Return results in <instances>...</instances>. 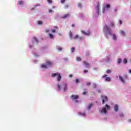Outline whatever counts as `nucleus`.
Instances as JSON below:
<instances>
[{"label":"nucleus","instance_id":"1","mask_svg":"<svg viewBox=\"0 0 131 131\" xmlns=\"http://www.w3.org/2000/svg\"><path fill=\"white\" fill-rule=\"evenodd\" d=\"M57 77V81H61V79H62V76L61 74L59 73H53L52 74V77Z\"/></svg>","mask_w":131,"mask_h":131},{"label":"nucleus","instance_id":"2","mask_svg":"<svg viewBox=\"0 0 131 131\" xmlns=\"http://www.w3.org/2000/svg\"><path fill=\"white\" fill-rule=\"evenodd\" d=\"M73 39H79V40H82L83 38L81 36L79 37L78 35H76L75 36H74Z\"/></svg>","mask_w":131,"mask_h":131},{"label":"nucleus","instance_id":"3","mask_svg":"<svg viewBox=\"0 0 131 131\" xmlns=\"http://www.w3.org/2000/svg\"><path fill=\"white\" fill-rule=\"evenodd\" d=\"M104 28H106L107 33H108L109 35H111V32H110V28H109V27H108L107 25H105Z\"/></svg>","mask_w":131,"mask_h":131},{"label":"nucleus","instance_id":"4","mask_svg":"<svg viewBox=\"0 0 131 131\" xmlns=\"http://www.w3.org/2000/svg\"><path fill=\"white\" fill-rule=\"evenodd\" d=\"M81 32H82L83 34H84V35H90V34H91V32H90V31H87V32H85L84 31L81 30Z\"/></svg>","mask_w":131,"mask_h":131},{"label":"nucleus","instance_id":"5","mask_svg":"<svg viewBox=\"0 0 131 131\" xmlns=\"http://www.w3.org/2000/svg\"><path fill=\"white\" fill-rule=\"evenodd\" d=\"M71 98L72 100H77L79 98V96L78 95H71Z\"/></svg>","mask_w":131,"mask_h":131},{"label":"nucleus","instance_id":"6","mask_svg":"<svg viewBox=\"0 0 131 131\" xmlns=\"http://www.w3.org/2000/svg\"><path fill=\"white\" fill-rule=\"evenodd\" d=\"M108 101V98L107 96L104 97V98L102 100V104H105V102Z\"/></svg>","mask_w":131,"mask_h":131},{"label":"nucleus","instance_id":"7","mask_svg":"<svg viewBox=\"0 0 131 131\" xmlns=\"http://www.w3.org/2000/svg\"><path fill=\"white\" fill-rule=\"evenodd\" d=\"M118 105L117 104H115L114 107V110L116 112H117V111H118Z\"/></svg>","mask_w":131,"mask_h":131},{"label":"nucleus","instance_id":"8","mask_svg":"<svg viewBox=\"0 0 131 131\" xmlns=\"http://www.w3.org/2000/svg\"><path fill=\"white\" fill-rule=\"evenodd\" d=\"M46 64L47 65V66H53V63H52V62L50 61H47L46 62Z\"/></svg>","mask_w":131,"mask_h":131},{"label":"nucleus","instance_id":"9","mask_svg":"<svg viewBox=\"0 0 131 131\" xmlns=\"http://www.w3.org/2000/svg\"><path fill=\"white\" fill-rule=\"evenodd\" d=\"M63 91L64 92H66V91H67V88H68L67 84L66 83L63 84Z\"/></svg>","mask_w":131,"mask_h":131},{"label":"nucleus","instance_id":"10","mask_svg":"<svg viewBox=\"0 0 131 131\" xmlns=\"http://www.w3.org/2000/svg\"><path fill=\"white\" fill-rule=\"evenodd\" d=\"M69 16H70V14H69V13L65 14L64 15H63L62 18V19H66V18H68V17H69Z\"/></svg>","mask_w":131,"mask_h":131},{"label":"nucleus","instance_id":"11","mask_svg":"<svg viewBox=\"0 0 131 131\" xmlns=\"http://www.w3.org/2000/svg\"><path fill=\"white\" fill-rule=\"evenodd\" d=\"M119 78L120 79V80L123 82V83H124V82H125V81H124V80L123 79V78H122V77H121V76H119Z\"/></svg>","mask_w":131,"mask_h":131},{"label":"nucleus","instance_id":"12","mask_svg":"<svg viewBox=\"0 0 131 131\" xmlns=\"http://www.w3.org/2000/svg\"><path fill=\"white\" fill-rule=\"evenodd\" d=\"M93 104L91 103L89 104V105L87 106V109L88 110H90V109H91V108H93Z\"/></svg>","mask_w":131,"mask_h":131},{"label":"nucleus","instance_id":"13","mask_svg":"<svg viewBox=\"0 0 131 131\" xmlns=\"http://www.w3.org/2000/svg\"><path fill=\"white\" fill-rule=\"evenodd\" d=\"M101 113H107V110L105 108H103L101 111Z\"/></svg>","mask_w":131,"mask_h":131},{"label":"nucleus","instance_id":"14","mask_svg":"<svg viewBox=\"0 0 131 131\" xmlns=\"http://www.w3.org/2000/svg\"><path fill=\"white\" fill-rule=\"evenodd\" d=\"M110 8V5L109 4H106L105 7H103V10H105L106 9H109Z\"/></svg>","mask_w":131,"mask_h":131},{"label":"nucleus","instance_id":"15","mask_svg":"<svg viewBox=\"0 0 131 131\" xmlns=\"http://www.w3.org/2000/svg\"><path fill=\"white\" fill-rule=\"evenodd\" d=\"M49 36L50 38H51V39H53L54 38V35H53L51 33H49Z\"/></svg>","mask_w":131,"mask_h":131},{"label":"nucleus","instance_id":"16","mask_svg":"<svg viewBox=\"0 0 131 131\" xmlns=\"http://www.w3.org/2000/svg\"><path fill=\"white\" fill-rule=\"evenodd\" d=\"M113 39L114 40H116V39H117L116 35H115V34H113Z\"/></svg>","mask_w":131,"mask_h":131},{"label":"nucleus","instance_id":"17","mask_svg":"<svg viewBox=\"0 0 131 131\" xmlns=\"http://www.w3.org/2000/svg\"><path fill=\"white\" fill-rule=\"evenodd\" d=\"M56 48L57 50H58V51H62L63 50V48L60 46H57Z\"/></svg>","mask_w":131,"mask_h":131},{"label":"nucleus","instance_id":"18","mask_svg":"<svg viewBox=\"0 0 131 131\" xmlns=\"http://www.w3.org/2000/svg\"><path fill=\"white\" fill-rule=\"evenodd\" d=\"M83 64L86 66L87 67H90V64L88 63L86 61L83 62Z\"/></svg>","mask_w":131,"mask_h":131},{"label":"nucleus","instance_id":"19","mask_svg":"<svg viewBox=\"0 0 131 131\" xmlns=\"http://www.w3.org/2000/svg\"><path fill=\"white\" fill-rule=\"evenodd\" d=\"M96 10L98 12V13L99 14V4H97L96 6Z\"/></svg>","mask_w":131,"mask_h":131},{"label":"nucleus","instance_id":"20","mask_svg":"<svg viewBox=\"0 0 131 131\" xmlns=\"http://www.w3.org/2000/svg\"><path fill=\"white\" fill-rule=\"evenodd\" d=\"M69 35H70V39H73L72 36H73V34H72V33L70 32V33H69Z\"/></svg>","mask_w":131,"mask_h":131},{"label":"nucleus","instance_id":"21","mask_svg":"<svg viewBox=\"0 0 131 131\" xmlns=\"http://www.w3.org/2000/svg\"><path fill=\"white\" fill-rule=\"evenodd\" d=\"M120 33H121V34H122V35H123L124 36H125V33L124 32V31H120Z\"/></svg>","mask_w":131,"mask_h":131},{"label":"nucleus","instance_id":"22","mask_svg":"<svg viewBox=\"0 0 131 131\" xmlns=\"http://www.w3.org/2000/svg\"><path fill=\"white\" fill-rule=\"evenodd\" d=\"M33 39L34 41H35V42H36L37 43H38V41L37 40V39L36 38V37H34Z\"/></svg>","mask_w":131,"mask_h":131},{"label":"nucleus","instance_id":"23","mask_svg":"<svg viewBox=\"0 0 131 131\" xmlns=\"http://www.w3.org/2000/svg\"><path fill=\"white\" fill-rule=\"evenodd\" d=\"M77 61L80 62L81 61V58L80 57H78L76 58Z\"/></svg>","mask_w":131,"mask_h":131},{"label":"nucleus","instance_id":"24","mask_svg":"<svg viewBox=\"0 0 131 131\" xmlns=\"http://www.w3.org/2000/svg\"><path fill=\"white\" fill-rule=\"evenodd\" d=\"M41 67L42 68H44V69H47V66H46V64H42Z\"/></svg>","mask_w":131,"mask_h":131},{"label":"nucleus","instance_id":"25","mask_svg":"<svg viewBox=\"0 0 131 131\" xmlns=\"http://www.w3.org/2000/svg\"><path fill=\"white\" fill-rule=\"evenodd\" d=\"M111 80V79L110 77H106L105 78V81H110Z\"/></svg>","mask_w":131,"mask_h":131},{"label":"nucleus","instance_id":"26","mask_svg":"<svg viewBox=\"0 0 131 131\" xmlns=\"http://www.w3.org/2000/svg\"><path fill=\"white\" fill-rule=\"evenodd\" d=\"M57 90L58 91H60L61 90V85H60L59 84H57Z\"/></svg>","mask_w":131,"mask_h":131},{"label":"nucleus","instance_id":"27","mask_svg":"<svg viewBox=\"0 0 131 131\" xmlns=\"http://www.w3.org/2000/svg\"><path fill=\"white\" fill-rule=\"evenodd\" d=\"M75 50V48H74V47H72V48L71 49V52L72 53H73Z\"/></svg>","mask_w":131,"mask_h":131},{"label":"nucleus","instance_id":"28","mask_svg":"<svg viewBox=\"0 0 131 131\" xmlns=\"http://www.w3.org/2000/svg\"><path fill=\"white\" fill-rule=\"evenodd\" d=\"M18 4H19V5H23L24 2H23V1H18Z\"/></svg>","mask_w":131,"mask_h":131},{"label":"nucleus","instance_id":"29","mask_svg":"<svg viewBox=\"0 0 131 131\" xmlns=\"http://www.w3.org/2000/svg\"><path fill=\"white\" fill-rule=\"evenodd\" d=\"M78 7H79V8H81V7H82V5L80 3H79L78 4Z\"/></svg>","mask_w":131,"mask_h":131},{"label":"nucleus","instance_id":"30","mask_svg":"<svg viewBox=\"0 0 131 131\" xmlns=\"http://www.w3.org/2000/svg\"><path fill=\"white\" fill-rule=\"evenodd\" d=\"M42 23H43L42 21H38V24L39 25H42Z\"/></svg>","mask_w":131,"mask_h":131},{"label":"nucleus","instance_id":"31","mask_svg":"<svg viewBox=\"0 0 131 131\" xmlns=\"http://www.w3.org/2000/svg\"><path fill=\"white\" fill-rule=\"evenodd\" d=\"M105 107H106V109H107V110H108V109H110V106L109 105H108V104H106V105H105Z\"/></svg>","mask_w":131,"mask_h":131},{"label":"nucleus","instance_id":"32","mask_svg":"<svg viewBox=\"0 0 131 131\" xmlns=\"http://www.w3.org/2000/svg\"><path fill=\"white\" fill-rule=\"evenodd\" d=\"M121 63V59L119 58L118 59V64H120Z\"/></svg>","mask_w":131,"mask_h":131},{"label":"nucleus","instance_id":"33","mask_svg":"<svg viewBox=\"0 0 131 131\" xmlns=\"http://www.w3.org/2000/svg\"><path fill=\"white\" fill-rule=\"evenodd\" d=\"M123 63L124 64H126L127 63V59H124Z\"/></svg>","mask_w":131,"mask_h":131},{"label":"nucleus","instance_id":"34","mask_svg":"<svg viewBox=\"0 0 131 131\" xmlns=\"http://www.w3.org/2000/svg\"><path fill=\"white\" fill-rule=\"evenodd\" d=\"M76 83H78L79 82V79H76L75 80Z\"/></svg>","mask_w":131,"mask_h":131},{"label":"nucleus","instance_id":"35","mask_svg":"<svg viewBox=\"0 0 131 131\" xmlns=\"http://www.w3.org/2000/svg\"><path fill=\"white\" fill-rule=\"evenodd\" d=\"M45 32L46 33H48V32H50V31L49 30V29H45Z\"/></svg>","mask_w":131,"mask_h":131},{"label":"nucleus","instance_id":"36","mask_svg":"<svg viewBox=\"0 0 131 131\" xmlns=\"http://www.w3.org/2000/svg\"><path fill=\"white\" fill-rule=\"evenodd\" d=\"M51 32H53V33H54V32H56V30L53 29L51 30Z\"/></svg>","mask_w":131,"mask_h":131},{"label":"nucleus","instance_id":"37","mask_svg":"<svg viewBox=\"0 0 131 131\" xmlns=\"http://www.w3.org/2000/svg\"><path fill=\"white\" fill-rule=\"evenodd\" d=\"M79 115H85V113H80Z\"/></svg>","mask_w":131,"mask_h":131},{"label":"nucleus","instance_id":"38","mask_svg":"<svg viewBox=\"0 0 131 131\" xmlns=\"http://www.w3.org/2000/svg\"><path fill=\"white\" fill-rule=\"evenodd\" d=\"M106 72H107V73H111V70H107V71H106Z\"/></svg>","mask_w":131,"mask_h":131},{"label":"nucleus","instance_id":"39","mask_svg":"<svg viewBox=\"0 0 131 131\" xmlns=\"http://www.w3.org/2000/svg\"><path fill=\"white\" fill-rule=\"evenodd\" d=\"M65 2H66V0H61V4H64V3H65Z\"/></svg>","mask_w":131,"mask_h":131},{"label":"nucleus","instance_id":"40","mask_svg":"<svg viewBox=\"0 0 131 131\" xmlns=\"http://www.w3.org/2000/svg\"><path fill=\"white\" fill-rule=\"evenodd\" d=\"M111 26H112V27H113V26H114V23L111 22Z\"/></svg>","mask_w":131,"mask_h":131},{"label":"nucleus","instance_id":"41","mask_svg":"<svg viewBox=\"0 0 131 131\" xmlns=\"http://www.w3.org/2000/svg\"><path fill=\"white\" fill-rule=\"evenodd\" d=\"M93 88H94V89H96V88H97V85H96V84H94L93 85Z\"/></svg>","mask_w":131,"mask_h":131},{"label":"nucleus","instance_id":"42","mask_svg":"<svg viewBox=\"0 0 131 131\" xmlns=\"http://www.w3.org/2000/svg\"><path fill=\"white\" fill-rule=\"evenodd\" d=\"M48 2L49 4H52V0H48Z\"/></svg>","mask_w":131,"mask_h":131},{"label":"nucleus","instance_id":"43","mask_svg":"<svg viewBox=\"0 0 131 131\" xmlns=\"http://www.w3.org/2000/svg\"><path fill=\"white\" fill-rule=\"evenodd\" d=\"M90 84H91V82H88L86 83V85H88V86H90Z\"/></svg>","mask_w":131,"mask_h":131},{"label":"nucleus","instance_id":"44","mask_svg":"<svg viewBox=\"0 0 131 131\" xmlns=\"http://www.w3.org/2000/svg\"><path fill=\"white\" fill-rule=\"evenodd\" d=\"M64 8H65L66 9H67V8H69V5H67L64 7Z\"/></svg>","mask_w":131,"mask_h":131},{"label":"nucleus","instance_id":"45","mask_svg":"<svg viewBox=\"0 0 131 131\" xmlns=\"http://www.w3.org/2000/svg\"><path fill=\"white\" fill-rule=\"evenodd\" d=\"M119 24L120 25H121V24H122V21L121 20H119Z\"/></svg>","mask_w":131,"mask_h":131},{"label":"nucleus","instance_id":"46","mask_svg":"<svg viewBox=\"0 0 131 131\" xmlns=\"http://www.w3.org/2000/svg\"><path fill=\"white\" fill-rule=\"evenodd\" d=\"M107 75H104L103 76V78H105V77H107Z\"/></svg>","mask_w":131,"mask_h":131},{"label":"nucleus","instance_id":"47","mask_svg":"<svg viewBox=\"0 0 131 131\" xmlns=\"http://www.w3.org/2000/svg\"><path fill=\"white\" fill-rule=\"evenodd\" d=\"M86 72H88V70H84V73H86Z\"/></svg>","mask_w":131,"mask_h":131},{"label":"nucleus","instance_id":"48","mask_svg":"<svg viewBox=\"0 0 131 131\" xmlns=\"http://www.w3.org/2000/svg\"><path fill=\"white\" fill-rule=\"evenodd\" d=\"M54 28H55L56 29H58V27H57V26H55Z\"/></svg>","mask_w":131,"mask_h":131},{"label":"nucleus","instance_id":"49","mask_svg":"<svg viewBox=\"0 0 131 131\" xmlns=\"http://www.w3.org/2000/svg\"><path fill=\"white\" fill-rule=\"evenodd\" d=\"M85 94H86V92L84 91L83 92V95H85Z\"/></svg>","mask_w":131,"mask_h":131},{"label":"nucleus","instance_id":"50","mask_svg":"<svg viewBox=\"0 0 131 131\" xmlns=\"http://www.w3.org/2000/svg\"><path fill=\"white\" fill-rule=\"evenodd\" d=\"M49 13H52V10L49 9Z\"/></svg>","mask_w":131,"mask_h":131},{"label":"nucleus","instance_id":"51","mask_svg":"<svg viewBox=\"0 0 131 131\" xmlns=\"http://www.w3.org/2000/svg\"><path fill=\"white\" fill-rule=\"evenodd\" d=\"M73 76L71 74L69 75V77H72Z\"/></svg>","mask_w":131,"mask_h":131},{"label":"nucleus","instance_id":"52","mask_svg":"<svg viewBox=\"0 0 131 131\" xmlns=\"http://www.w3.org/2000/svg\"><path fill=\"white\" fill-rule=\"evenodd\" d=\"M98 93H101V90L99 89V90H98Z\"/></svg>","mask_w":131,"mask_h":131},{"label":"nucleus","instance_id":"53","mask_svg":"<svg viewBox=\"0 0 131 131\" xmlns=\"http://www.w3.org/2000/svg\"><path fill=\"white\" fill-rule=\"evenodd\" d=\"M74 26H75L74 24H72V27H74Z\"/></svg>","mask_w":131,"mask_h":131},{"label":"nucleus","instance_id":"54","mask_svg":"<svg viewBox=\"0 0 131 131\" xmlns=\"http://www.w3.org/2000/svg\"><path fill=\"white\" fill-rule=\"evenodd\" d=\"M115 12H117V9H115Z\"/></svg>","mask_w":131,"mask_h":131},{"label":"nucleus","instance_id":"55","mask_svg":"<svg viewBox=\"0 0 131 131\" xmlns=\"http://www.w3.org/2000/svg\"><path fill=\"white\" fill-rule=\"evenodd\" d=\"M129 73H131V70H129Z\"/></svg>","mask_w":131,"mask_h":131},{"label":"nucleus","instance_id":"56","mask_svg":"<svg viewBox=\"0 0 131 131\" xmlns=\"http://www.w3.org/2000/svg\"><path fill=\"white\" fill-rule=\"evenodd\" d=\"M125 77H126V78H127V76L126 75V76H125Z\"/></svg>","mask_w":131,"mask_h":131},{"label":"nucleus","instance_id":"57","mask_svg":"<svg viewBox=\"0 0 131 131\" xmlns=\"http://www.w3.org/2000/svg\"><path fill=\"white\" fill-rule=\"evenodd\" d=\"M75 102H76V103H77L78 101H77V100H76Z\"/></svg>","mask_w":131,"mask_h":131},{"label":"nucleus","instance_id":"58","mask_svg":"<svg viewBox=\"0 0 131 131\" xmlns=\"http://www.w3.org/2000/svg\"><path fill=\"white\" fill-rule=\"evenodd\" d=\"M101 98H103V96H101Z\"/></svg>","mask_w":131,"mask_h":131}]
</instances>
